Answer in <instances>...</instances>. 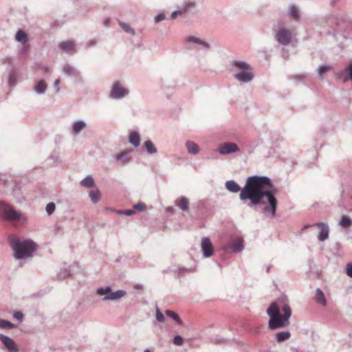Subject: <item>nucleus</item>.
Returning a JSON list of instances; mask_svg holds the SVG:
<instances>
[{
	"label": "nucleus",
	"mask_w": 352,
	"mask_h": 352,
	"mask_svg": "<svg viewBox=\"0 0 352 352\" xmlns=\"http://www.w3.org/2000/svg\"><path fill=\"white\" fill-rule=\"evenodd\" d=\"M275 193L276 189L270 177L252 175L248 177L245 185L241 189L239 199L244 203L250 200L248 206L254 207L260 204H265L266 202L263 199L266 197L269 204L263 208V212H270L274 217L277 208Z\"/></svg>",
	"instance_id": "nucleus-1"
},
{
	"label": "nucleus",
	"mask_w": 352,
	"mask_h": 352,
	"mask_svg": "<svg viewBox=\"0 0 352 352\" xmlns=\"http://www.w3.org/2000/svg\"><path fill=\"white\" fill-rule=\"evenodd\" d=\"M283 314L280 315V309L276 302H272L267 309L270 317L268 327L271 330L284 328L289 324V319L292 316V309L289 305L284 304L281 308Z\"/></svg>",
	"instance_id": "nucleus-2"
},
{
	"label": "nucleus",
	"mask_w": 352,
	"mask_h": 352,
	"mask_svg": "<svg viewBox=\"0 0 352 352\" xmlns=\"http://www.w3.org/2000/svg\"><path fill=\"white\" fill-rule=\"evenodd\" d=\"M8 243L13 250L16 259L32 257L36 248V244L30 239L21 241L17 237L9 236Z\"/></svg>",
	"instance_id": "nucleus-3"
},
{
	"label": "nucleus",
	"mask_w": 352,
	"mask_h": 352,
	"mask_svg": "<svg viewBox=\"0 0 352 352\" xmlns=\"http://www.w3.org/2000/svg\"><path fill=\"white\" fill-rule=\"evenodd\" d=\"M232 71L234 72V78L241 83L251 82L254 74L252 66L245 61L234 60L231 62Z\"/></svg>",
	"instance_id": "nucleus-4"
},
{
	"label": "nucleus",
	"mask_w": 352,
	"mask_h": 352,
	"mask_svg": "<svg viewBox=\"0 0 352 352\" xmlns=\"http://www.w3.org/2000/svg\"><path fill=\"white\" fill-rule=\"evenodd\" d=\"M96 294L101 296H104L102 298L103 301H115L124 297L126 295V292L123 289L112 292L110 286H106L98 288Z\"/></svg>",
	"instance_id": "nucleus-5"
},
{
	"label": "nucleus",
	"mask_w": 352,
	"mask_h": 352,
	"mask_svg": "<svg viewBox=\"0 0 352 352\" xmlns=\"http://www.w3.org/2000/svg\"><path fill=\"white\" fill-rule=\"evenodd\" d=\"M274 37L277 43L282 45H288L293 38L291 31L285 27L279 28Z\"/></svg>",
	"instance_id": "nucleus-6"
},
{
	"label": "nucleus",
	"mask_w": 352,
	"mask_h": 352,
	"mask_svg": "<svg viewBox=\"0 0 352 352\" xmlns=\"http://www.w3.org/2000/svg\"><path fill=\"white\" fill-rule=\"evenodd\" d=\"M129 94L128 89L124 87L119 81H116L109 94V97L116 100H120Z\"/></svg>",
	"instance_id": "nucleus-7"
},
{
	"label": "nucleus",
	"mask_w": 352,
	"mask_h": 352,
	"mask_svg": "<svg viewBox=\"0 0 352 352\" xmlns=\"http://www.w3.org/2000/svg\"><path fill=\"white\" fill-rule=\"evenodd\" d=\"M3 217L10 221H26V217L19 211L13 208H8L4 210Z\"/></svg>",
	"instance_id": "nucleus-8"
},
{
	"label": "nucleus",
	"mask_w": 352,
	"mask_h": 352,
	"mask_svg": "<svg viewBox=\"0 0 352 352\" xmlns=\"http://www.w3.org/2000/svg\"><path fill=\"white\" fill-rule=\"evenodd\" d=\"M238 145L232 142H227L221 144L218 148V152L221 155L232 154L239 151Z\"/></svg>",
	"instance_id": "nucleus-9"
},
{
	"label": "nucleus",
	"mask_w": 352,
	"mask_h": 352,
	"mask_svg": "<svg viewBox=\"0 0 352 352\" xmlns=\"http://www.w3.org/2000/svg\"><path fill=\"white\" fill-rule=\"evenodd\" d=\"M186 42L189 44L199 46L200 50L205 51H208L210 49V45L208 43L195 36H188L186 38Z\"/></svg>",
	"instance_id": "nucleus-10"
},
{
	"label": "nucleus",
	"mask_w": 352,
	"mask_h": 352,
	"mask_svg": "<svg viewBox=\"0 0 352 352\" xmlns=\"http://www.w3.org/2000/svg\"><path fill=\"white\" fill-rule=\"evenodd\" d=\"M0 341L3 344L8 352H18L19 349L11 338L0 333Z\"/></svg>",
	"instance_id": "nucleus-11"
},
{
	"label": "nucleus",
	"mask_w": 352,
	"mask_h": 352,
	"mask_svg": "<svg viewBox=\"0 0 352 352\" xmlns=\"http://www.w3.org/2000/svg\"><path fill=\"white\" fill-rule=\"evenodd\" d=\"M201 247L203 251L204 257L208 258L212 255L214 250L211 241L209 238L204 237L202 239Z\"/></svg>",
	"instance_id": "nucleus-12"
},
{
	"label": "nucleus",
	"mask_w": 352,
	"mask_h": 352,
	"mask_svg": "<svg viewBox=\"0 0 352 352\" xmlns=\"http://www.w3.org/2000/svg\"><path fill=\"white\" fill-rule=\"evenodd\" d=\"M314 226L320 229L318 239L320 241H324L329 238V228L326 223L317 222L313 224Z\"/></svg>",
	"instance_id": "nucleus-13"
},
{
	"label": "nucleus",
	"mask_w": 352,
	"mask_h": 352,
	"mask_svg": "<svg viewBox=\"0 0 352 352\" xmlns=\"http://www.w3.org/2000/svg\"><path fill=\"white\" fill-rule=\"evenodd\" d=\"M244 248L243 240L241 238L237 239L233 243L228 244L225 247V250L226 252H231L234 253H238L241 252Z\"/></svg>",
	"instance_id": "nucleus-14"
},
{
	"label": "nucleus",
	"mask_w": 352,
	"mask_h": 352,
	"mask_svg": "<svg viewBox=\"0 0 352 352\" xmlns=\"http://www.w3.org/2000/svg\"><path fill=\"white\" fill-rule=\"evenodd\" d=\"M175 205L182 211H188L189 210V202L186 197H181L175 201Z\"/></svg>",
	"instance_id": "nucleus-15"
},
{
	"label": "nucleus",
	"mask_w": 352,
	"mask_h": 352,
	"mask_svg": "<svg viewBox=\"0 0 352 352\" xmlns=\"http://www.w3.org/2000/svg\"><path fill=\"white\" fill-rule=\"evenodd\" d=\"M225 186L226 189L232 192L236 193L239 191H241L240 186L234 180H228L226 182Z\"/></svg>",
	"instance_id": "nucleus-16"
},
{
	"label": "nucleus",
	"mask_w": 352,
	"mask_h": 352,
	"mask_svg": "<svg viewBox=\"0 0 352 352\" xmlns=\"http://www.w3.org/2000/svg\"><path fill=\"white\" fill-rule=\"evenodd\" d=\"M63 72L66 75L71 77L78 78L80 76V72L73 66L68 64L64 65Z\"/></svg>",
	"instance_id": "nucleus-17"
},
{
	"label": "nucleus",
	"mask_w": 352,
	"mask_h": 352,
	"mask_svg": "<svg viewBox=\"0 0 352 352\" xmlns=\"http://www.w3.org/2000/svg\"><path fill=\"white\" fill-rule=\"evenodd\" d=\"M47 88V85L44 80H38L34 87V90L37 94L43 95Z\"/></svg>",
	"instance_id": "nucleus-18"
},
{
	"label": "nucleus",
	"mask_w": 352,
	"mask_h": 352,
	"mask_svg": "<svg viewBox=\"0 0 352 352\" xmlns=\"http://www.w3.org/2000/svg\"><path fill=\"white\" fill-rule=\"evenodd\" d=\"M87 127L86 123L83 120H76L72 124L73 132L77 135Z\"/></svg>",
	"instance_id": "nucleus-19"
},
{
	"label": "nucleus",
	"mask_w": 352,
	"mask_h": 352,
	"mask_svg": "<svg viewBox=\"0 0 352 352\" xmlns=\"http://www.w3.org/2000/svg\"><path fill=\"white\" fill-rule=\"evenodd\" d=\"M186 147L188 153L192 155H197L200 151L198 144L192 141H187L186 142Z\"/></svg>",
	"instance_id": "nucleus-20"
},
{
	"label": "nucleus",
	"mask_w": 352,
	"mask_h": 352,
	"mask_svg": "<svg viewBox=\"0 0 352 352\" xmlns=\"http://www.w3.org/2000/svg\"><path fill=\"white\" fill-rule=\"evenodd\" d=\"M291 337V333L289 331H282L276 333L275 340L277 342L280 343L289 340Z\"/></svg>",
	"instance_id": "nucleus-21"
},
{
	"label": "nucleus",
	"mask_w": 352,
	"mask_h": 352,
	"mask_svg": "<svg viewBox=\"0 0 352 352\" xmlns=\"http://www.w3.org/2000/svg\"><path fill=\"white\" fill-rule=\"evenodd\" d=\"M129 142L135 147H138L140 144V137L137 131H132L129 136Z\"/></svg>",
	"instance_id": "nucleus-22"
},
{
	"label": "nucleus",
	"mask_w": 352,
	"mask_h": 352,
	"mask_svg": "<svg viewBox=\"0 0 352 352\" xmlns=\"http://www.w3.org/2000/svg\"><path fill=\"white\" fill-rule=\"evenodd\" d=\"M315 300L317 303L320 304L322 306L327 305V300L323 292L319 288H318L316 291Z\"/></svg>",
	"instance_id": "nucleus-23"
},
{
	"label": "nucleus",
	"mask_w": 352,
	"mask_h": 352,
	"mask_svg": "<svg viewBox=\"0 0 352 352\" xmlns=\"http://www.w3.org/2000/svg\"><path fill=\"white\" fill-rule=\"evenodd\" d=\"M195 6L196 0H185L182 3L181 10H183L184 13L195 8Z\"/></svg>",
	"instance_id": "nucleus-24"
},
{
	"label": "nucleus",
	"mask_w": 352,
	"mask_h": 352,
	"mask_svg": "<svg viewBox=\"0 0 352 352\" xmlns=\"http://www.w3.org/2000/svg\"><path fill=\"white\" fill-rule=\"evenodd\" d=\"M82 186L86 188H93L95 186V181L91 177V175H87L83 179H82L80 182Z\"/></svg>",
	"instance_id": "nucleus-25"
},
{
	"label": "nucleus",
	"mask_w": 352,
	"mask_h": 352,
	"mask_svg": "<svg viewBox=\"0 0 352 352\" xmlns=\"http://www.w3.org/2000/svg\"><path fill=\"white\" fill-rule=\"evenodd\" d=\"M144 148L146 152L150 155H154L157 153V150L154 144L150 140H146L144 143Z\"/></svg>",
	"instance_id": "nucleus-26"
},
{
	"label": "nucleus",
	"mask_w": 352,
	"mask_h": 352,
	"mask_svg": "<svg viewBox=\"0 0 352 352\" xmlns=\"http://www.w3.org/2000/svg\"><path fill=\"white\" fill-rule=\"evenodd\" d=\"M116 160L120 161L122 164H126L130 161L129 151H122L115 156Z\"/></svg>",
	"instance_id": "nucleus-27"
},
{
	"label": "nucleus",
	"mask_w": 352,
	"mask_h": 352,
	"mask_svg": "<svg viewBox=\"0 0 352 352\" xmlns=\"http://www.w3.org/2000/svg\"><path fill=\"white\" fill-rule=\"evenodd\" d=\"M288 16L292 17L295 21H298L300 16L298 10L295 6H289L288 10Z\"/></svg>",
	"instance_id": "nucleus-28"
},
{
	"label": "nucleus",
	"mask_w": 352,
	"mask_h": 352,
	"mask_svg": "<svg viewBox=\"0 0 352 352\" xmlns=\"http://www.w3.org/2000/svg\"><path fill=\"white\" fill-rule=\"evenodd\" d=\"M339 225L342 228H349L352 226V219L348 216H342L339 221Z\"/></svg>",
	"instance_id": "nucleus-29"
},
{
	"label": "nucleus",
	"mask_w": 352,
	"mask_h": 352,
	"mask_svg": "<svg viewBox=\"0 0 352 352\" xmlns=\"http://www.w3.org/2000/svg\"><path fill=\"white\" fill-rule=\"evenodd\" d=\"M17 324H13L9 320L0 318V329H12L16 328Z\"/></svg>",
	"instance_id": "nucleus-30"
},
{
	"label": "nucleus",
	"mask_w": 352,
	"mask_h": 352,
	"mask_svg": "<svg viewBox=\"0 0 352 352\" xmlns=\"http://www.w3.org/2000/svg\"><path fill=\"white\" fill-rule=\"evenodd\" d=\"M59 47L65 52H70L74 50V43L72 41H64L59 44Z\"/></svg>",
	"instance_id": "nucleus-31"
},
{
	"label": "nucleus",
	"mask_w": 352,
	"mask_h": 352,
	"mask_svg": "<svg viewBox=\"0 0 352 352\" xmlns=\"http://www.w3.org/2000/svg\"><path fill=\"white\" fill-rule=\"evenodd\" d=\"M89 195L93 203H97L100 200V192L98 188L90 190Z\"/></svg>",
	"instance_id": "nucleus-32"
},
{
	"label": "nucleus",
	"mask_w": 352,
	"mask_h": 352,
	"mask_svg": "<svg viewBox=\"0 0 352 352\" xmlns=\"http://www.w3.org/2000/svg\"><path fill=\"white\" fill-rule=\"evenodd\" d=\"M15 38L17 41L21 43H25L28 40L27 34L22 30H19L16 32Z\"/></svg>",
	"instance_id": "nucleus-33"
},
{
	"label": "nucleus",
	"mask_w": 352,
	"mask_h": 352,
	"mask_svg": "<svg viewBox=\"0 0 352 352\" xmlns=\"http://www.w3.org/2000/svg\"><path fill=\"white\" fill-rule=\"evenodd\" d=\"M165 314L167 316L171 318L177 324H182V320L175 312L171 310H166Z\"/></svg>",
	"instance_id": "nucleus-34"
},
{
	"label": "nucleus",
	"mask_w": 352,
	"mask_h": 352,
	"mask_svg": "<svg viewBox=\"0 0 352 352\" xmlns=\"http://www.w3.org/2000/svg\"><path fill=\"white\" fill-rule=\"evenodd\" d=\"M119 25H120L122 29L126 33L131 34L132 35H134L135 34V30L132 28L128 23L119 21Z\"/></svg>",
	"instance_id": "nucleus-35"
},
{
	"label": "nucleus",
	"mask_w": 352,
	"mask_h": 352,
	"mask_svg": "<svg viewBox=\"0 0 352 352\" xmlns=\"http://www.w3.org/2000/svg\"><path fill=\"white\" fill-rule=\"evenodd\" d=\"M331 69V67L329 65H320L318 69V74L320 77H322L324 73Z\"/></svg>",
	"instance_id": "nucleus-36"
},
{
	"label": "nucleus",
	"mask_w": 352,
	"mask_h": 352,
	"mask_svg": "<svg viewBox=\"0 0 352 352\" xmlns=\"http://www.w3.org/2000/svg\"><path fill=\"white\" fill-rule=\"evenodd\" d=\"M56 205L54 202H50L45 207V210L48 214H52L54 212Z\"/></svg>",
	"instance_id": "nucleus-37"
},
{
	"label": "nucleus",
	"mask_w": 352,
	"mask_h": 352,
	"mask_svg": "<svg viewBox=\"0 0 352 352\" xmlns=\"http://www.w3.org/2000/svg\"><path fill=\"white\" fill-rule=\"evenodd\" d=\"M16 84V75L14 73L11 74L8 78V85L10 87H14Z\"/></svg>",
	"instance_id": "nucleus-38"
},
{
	"label": "nucleus",
	"mask_w": 352,
	"mask_h": 352,
	"mask_svg": "<svg viewBox=\"0 0 352 352\" xmlns=\"http://www.w3.org/2000/svg\"><path fill=\"white\" fill-rule=\"evenodd\" d=\"M13 318L22 322L24 320V315L21 311H16L13 313Z\"/></svg>",
	"instance_id": "nucleus-39"
},
{
	"label": "nucleus",
	"mask_w": 352,
	"mask_h": 352,
	"mask_svg": "<svg viewBox=\"0 0 352 352\" xmlns=\"http://www.w3.org/2000/svg\"><path fill=\"white\" fill-rule=\"evenodd\" d=\"M156 320L160 322H163L165 320L164 314L160 311L157 306H156Z\"/></svg>",
	"instance_id": "nucleus-40"
},
{
	"label": "nucleus",
	"mask_w": 352,
	"mask_h": 352,
	"mask_svg": "<svg viewBox=\"0 0 352 352\" xmlns=\"http://www.w3.org/2000/svg\"><path fill=\"white\" fill-rule=\"evenodd\" d=\"M173 343L177 346H182L184 343V339L182 336L177 335L173 338Z\"/></svg>",
	"instance_id": "nucleus-41"
},
{
	"label": "nucleus",
	"mask_w": 352,
	"mask_h": 352,
	"mask_svg": "<svg viewBox=\"0 0 352 352\" xmlns=\"http://www.w3.org/2000/svg\"><path fill=\"white\" fill-rule=\"evenodd\" d=\"M71 275L70 272L67 270V269H64L60 272L58 274V278L60 279L65 278L67 276H69Z\"/></svg>",
	"instance_id": "nucleus-42"
},
{
	"label": "nucleus",
	"mask_w": 352,
	"mask_h": 352,
	"mask_svg": "<svg viewBox=\"0 0 352 352\" xmlns=\"http://www.w3.org/2000/svg\"><path fill=\"white\" fill-rule=\"evenodd\" d=\"M133 208L135 210L143 211L146 210V206L145 204L140 202L137 204H135Z\"/></svg>",
	"instance_id": "nucleus-43"
},
{
	"label": "nucleus",
	"mask_w": 352,
	"mask_h": 352,
	"mask_svg": "<svg viewBox=\"0 0 352 352\" xmlns=\"http://www.w3.org/2000/svg\"><path fill=\"white\" fill-rule=\"evenodd\" d=\"M346 274L348 276L352 278V263H349L346 265Z\"/></svg>",
	"instance_id": "nucleus-44"
},
{
	"label": "nucleus",
	"mask_w": 352,
	"mask_h": 352,
	"mask_svg": "<svg viewBox=\"0 0 352 352\" xmlns=\"http://www.w3.org/2000/svg\"><path fill=\"white\" fill-rule=\"evenodd\" d=\"M50 159H52L54 162H56V163H60V160L59 159V156L57 153H52L51 155H50Z\"/></svg>",
	"instance_id": "nucleus-45"
},
{
	"label": "nucleus",
	"mask_w": 352,
	"mask_h": 352,
	"mask_svg": "<svg viewBox=\"0 0 352 352\" xmlns=\"http://www.w3.org/2000/svg\"><path fill=\"white\" fill-rule=\"evenodd\" d=\"M164 19H165V14H163V13L158 14L155 17V23H159L160 21H162V20H164Z\"/></svg>",
	"instance_id": "nucleus-46"
},
{
	"label": "nucleus",
	"mask_w": 352,
	"mask_h": 352,
	"mask_svg": "<svg viewBox=\"0 0 352 352\" xmlns=\"http://www.w3.org/2000/svg\"><path fill=\"white\" fill-rule=\"evenodd\" d=\"M134 210H131V209H129V210H120V213L122 214H126V215H131L133 214H134Z\"/></svg>",
	"instance_id": "nucleus-47"
},
{
	"label": "nucleus",
	"mask_w": 352,
	"mask_h": 352,
	"mask_svg": "<svg viewBox=\"0 0 352 352\" xmlns=\"http://www.w3.org/2000/svg\"><path fill=\"white\" fill-rule=\"evenodd\" d=\"M182 14H183V10H182L181 9L178 10H175L171 14V19H174L177 17V15Z\"/></svg>",
	"instance_id": "nucleus-48"
},
{
	"label": "nucleus",
	"mask_w": 352,
	"mask_h": 352,
	"mask_svg": "<svg viewBox=\"0 0 352 352\" xmlns=\"http://www.w3.org/2000/svg\"><path fill=\"white\" fill-rule=\"evenodd\" d=\"M54 234H63V232L61 230L60 226L59 225H55L54 226Z\"/></svg>",
	"instance_id": "nucleus-49"
},
{
	"label": "nucleus",
	"mask_w": 352,
	"mask_h": 352,
	"mask_svg": "<svg viewBox=\"0 0 352 352\" xmlns=\"http://www.w3.org/2000/svg\"><path fill=\"white\" fill-rule=\"evenodd\" d=\"M60 79H56L54 83V87L56 89V92L60 91Z\"/></svg>",
	"instance_id": "nucleus-50"
},
{
	"label": "nucleus",
	"mask_w": 352,
	"mask_h": 352,
	"mask_svg": "<svg viewBox=\"0 0 352 352\" xmlns=\"http://www.w3.org/2000/svg\"><path fill=\"white\" fill-rule=\"evenodd\" d=\"M96 45V41H94V40H91V41H89L87 43V47H93V46H95Z\"/></svg>",
	"instance_id": "nucleus-51"
},
{
	"label": "nucleus",
	"mask_w": 352,
	"mask_h": 352,
	"mask_svg": "<svg viewBox=\"0 0 352 352\" xmlns=\"http://www.w3.org/2000/svg\"><path fill=\"white\" fill-rule=\"evenodd\" d=\"M226 341V339L221 338V339H217L215 343H223Z\"/></svg>",
	"instance_id": "nucleus-52"
},
{
	"label": "nucleus",
	"mask_w": 352,
	"mask_h": 352,
	"mask_svg": "<svg viewBox=\"0 0 352 352\" xmlns=\"http://www.w3.org/2000/svg\"><path fill=\"white\" fill-rule=\"evenodd\" d=\"M42 69H43V72H45V73H47V72H50V68H49V67H45H45H43L42 68Z\"/></svg>",
	"instance_id": "nucleus-53"
},
{
	"label": "nucleus",
	"mask_w": 352,
	"mask_h": 352,
	"mask_svg": "<svg viewBox=\"0 0 352 352\" xmlns=\"http://www.w3.org/2000/svg\"><path fill=\"white\" fill-rule=\"evenodd\" d=\"M110 19L107 18L104 20V23L105 25H107L109 23Z\"/></svg>",
	"instance_id": "nucleus-54"
},
{
	"label": "nucleus",
	"mask_w": 352,
	"mask_h": 352,
	"mask_svg": "<svg viewBox=\"0 0 352 352\" xmlns=\"http://www.w3.org/2000/svg\"><path fill=\"white\" fill-rule=\"evenodd\" d=\"M311 226H313V225H307V226H305L303 227V230H305V229H307V228H309V227H311Z\"/></svg>",
	"instance_id": "nucleus-55"
},
{
	"label": "nucleus",
	"mask_w": 352,
	"mask_h": 352,
	"mask_svg": "<svg viewBox=\"0 0 352 352\" xmlns=\"http://www.w3.org/2000/svg\"><path fill=\"white\" fill-rule=\"evenodd\" d=\"M144 352H151V351L147 349L144 350Z\"/></svg>",
	"instance_id": "nucleus-56"
},
{
	"label": "nucleus",
	"mask_w": 352,
	"mask_h": 352,
	"mask_svg": "<svg viewBox=\"0 0 352 352\" xmlns=\"http://www.w3.org/2000/svg\"><path fill=\"white\" fill-rule=\"evenodd\" d=\"M6 60L10 63L11 61V59L10 58H7Z\"/></svg>",
	"instance_id": "nucleus-57"
}]
</instances>
